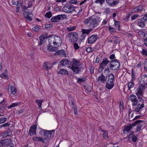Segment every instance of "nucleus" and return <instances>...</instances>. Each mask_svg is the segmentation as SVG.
<instances>
[{
    "mask_svg": "<svg viewBox=\"0 0 147 147\" xmlns=\"http://www.w3.org/2000/svg\"><path fill=\"white\" fill-rule=\"evenodd\" d=\"M32 5V3L30 2L28 3V4L27 7L25 5H23L22 7L24 9L23 11L24 16L26 19L30 21H31L32 20V17L33 15L31 12L30 10L27 9V8L30 7Z\"/></svg>",
    "mask_w": 147,
    "mask_h": 147,
    "instance_id": "nucleus-1",
    "label": "nucleus"
},
{
    "mask_svg": "<svg viewBox=\"0 0 147 147\" xmlns=\"http://www.w3.org/2000/svg\"><path fill=\"white\" fill-rule=\"evenodd\" d=\"M109 67L110 70L113 71L118 70L120 67L121 64L119 61L115 59L110 61Z\"/></svg>",
    "mask_w": 147,
    "mask_h": 147,
    "instance_id": "nucleus-2",
    "label": "nucleus"
},
{
    "mask_svg": "<svg viewBox=\"0 0 147 147\" xmlns=\"http://www.w3.org/2000/svg\"><path fill=\"white\" fill-rule=\"evenodd\" d=\"M108 77H109V80L107 82H106V84L105 87L107 89L110 90L114 86V84L113 82L115 76L113 74L111 73L108 75Z\"/></svg>",
    "mask_w": 147,
    "mask_h": 147,
    "instance_id": "nucleus-3",
    "label": "nucleus"
},
{
    "mask_svg": "<svg viewBox=\"0 0 147 147\" xmlns=\"http://www.w3.org/2000/svg\"><path fill=\"white\" fill-rule=\"evenodd\" d=\"M145 87L144 85H140L137 88V92H136V94L139 101L143 102L144 101V100L142 98L143 97V89Z\"/></svg>",
    "mask_w": 147,
    "mask_h": 147,
    "instance_id": "nucleus-4",
    "label": "nucleus"
},
{
    "mask_svg": "<svg viewBox=\"0 0 147 147\" xmlns=\"http://www.w3.org/2000/svg\"><path fill=\"white\" fill-rule=\"evenodd\" d=\"M68 36L69 37V41L71 42H76L78 39V35L76 32H71L68 33Z\"/></svg>",
    "mask_w": 147,
    "mask_h": 147,
    "instance_id": "nucleus-5",
    "label": "nucleus"
},
{
    "mask_svg": "<svg viewBox=\"0 0 147 147\" xmlns=\"http://www.w3.org/2000/svg\"><path fill=\"white\" fill-rule=\"evenodd\" d=\"M67 17L65 14H61L52 17L51 19V21L53 22H59L60 20H63L66 19Z\"/></svg>",
    "mask_w": 147,
    "mask_h": 147,
    "instance_id": "nucleus-6",
    "label": "nucleus"
},
{
    "mask_svg": "<svg viewBox=\"0 0 147 147\" xmlns=\"http://www.w3.org/2000/svg\"><path fill=\"white\" fill-rule=\"evenodd\" d=\"M63 10L64 12L68 13H71L74 11H77L73 5L68 4H66L64 6L63 8Z\"/></svg>",
    "mask_w": 147,
    "mask_h": 147,
    "instance_id": "nucleus-7",
    "label": "nucleus"
},
{
    "mask_svg": "<svg viewBox=\"0 0 147 147\" xmlns=\"http://www.w3.org/2000/svg\"><path fill=\"white\" fill-rule=\"evenodd\" d=\"M147 20L146 14H145L144 16L141 19H138L137 22V24L140 27L142 28H144L145 27V22Z\"/></svg>",
    "mask_w": 147,
    "mask_h": 147,
    "instance_id": "nucleus-8",
    "label": "nucleus"
},
{
    "mask_svg": "<svg viewBox=\"0 0 147 147\" xmlns=\"http://www.w3.org/2000/svg\"><path fill=\"white\" fill-rule=\"evenodd\" d=\"M109 62V61L107 57H105L102 60L99 67L98 72L100 73L103 70L105 67Z\"/></svg>",
    "mask_w": 147,
    "mask_h": 147,
    "instance_id": "nucleus-9",
    "label": "nucleus"
},
{
    "mask_svg": "<svg viewBox=\"0 0 147 147\" xmlns=\"http://www.w3.org/2000/svg\"><path fill=\"white\" fill-rule=\"evenodd\" d=\"M100 21L99 18L98 17H95L92 18L90 25L92 26L93 28H94L99 25Z\"/></svg>",
    "mask_w": 147,
    "mask_h": 147,
    "instance_id": "nucleus-10",
    "label": "nucleus"
},
{
    "mask_svg": "<svg viewBox=\"0 0 147 147\" xmlns=\"http://www.w3.org/2000/svg\"><path fill=\"white\" fill-rule=\"evenodd\" d=\"M52 35L54 38L53 39L54 41L53 42L54 45H57L58 47L61 46L62 44L61 38L58 36L55 35L54 34H52Z\"/></svg>",
    "mask_w": 147,
    "mask_h": 147,
    "instance_id": "nucleus-11",
    "label": "nucleus"
},
{
    "mask_svg": "<svg viewBox=\"0 0 147 147\" xmlns=\"http://www.w3.org/2000/svg\"><path fill=\"white\" fill-rule=\"evenodd\" d=\"M92 31L90 29H82V34L81 35L82 38L81 39V40H84L88 35L89 34L90 32Z\"/></svg>",
    "mask_w": 147,
    "mask_h": 147,
    "instance_id": "nucleus-12",
    "label": "nucleus"
},
{
    "mask_svg": "<svg viewBox=\"0 0 147 147\" xmlns=\"http://www.w3.org/2000/svg\"><path fill=\"white\" fill-rule=\"evenodd\" d=\"M108 5L110 7H114L119 2V0H106Z\"/></svg>",
    "mask_w": 147,
    "mask_h": 147,
    "instance_id": "nucleus-13",
    "label": "nucleus"
},
{
    "mask_svg": "<svg viewBox=\"0 0 147 147\" xmlns=\"http://www.w3.org/2000/svg\"><path fill=\"white\" fill-rule=\"evenodd\" d=\"M97 38V35H92L88 38V44H92L96 41Z\"/></svg>",
    "mask_w": 147,
    "mask_h": 147,
    "instance_id": "nucleus-14",
    "label": "nucleus"
},
{
    "mask_svg": "<svg viewBox=\"0 0 147 147\" xmlns=\"http://www.w3.org/2000/svg\"><path fill=\"white\" fill-rule=\"evenodd\" d=\"M50 140V137L42 138L37 137V141H41L43 143L47 144L48 145L49 144Z\"/></svg>",
    "mask_w": 147,
    "mask_h": 147,
    "instance_id": "nucleus-15",
    "label": "nucleus"
},
{
    "mask_svg": "<svg viewBox=\"0 0 147 147\" xmlns=\"http://www.w3.org/2000/svg\"><path fill=\"white\" fill-rule=\"evenodd\" d=\"M61 63V65L63 66H69L71 65V63L69 59H67L65 58H64L62 59L60 62Z\"/></svg>",
    "mask_w": 147,
    "mask_h": 147,
    "instance_id": "nucleus-16",
    "label": "nucleus"
},
{
    "mask_svg": "<svg viewBox=\"0 0 147 147\" xmlns=\"http://www.w3.org/2000/svg\"><path fill=\"white\" fill-rule=\"evenodd\" d=\"M140 83L141 84L140 85H144L145 86L147 85V76L144 75L142 76L140 79Z\"/></svg>",
    "mask_w": 147,
    "mask_h": 147,
    "instance_id": "nucleus-17",
    "label": "nucleus"
},
{
    "mask_svg": "<svg viewBox=\"0 0 147 147\" xmlns=\"http://www.w3.org/2000/svg\"><path fill=\"white\" fill-rule=\"evenodd\" d=\"M129 97L131 98L130 100L132 102V105H136L138 102V99L136 96L133 94H132Z\"/></svg>",
    "mask_w": 147,
    "mask_h": 147,
    "instance_id": "nucleus-18",
    "label": "nucleus"
},
{
    "mask_svg": "<svg viewBox=\"0 0 147 147\" xmlns=\"http://www.w3.org/2000/svg\"><path fill=\"white\" fill-rule=\"evenodd\" d=\"M137 121H138L137 122V126L136 127V132H138L141 129L142 126L145 124L144 121L141 120H138Z\"/></svg>",
    "mask_w": 147,
    "mask_h": 147,
    "instance_id": "nucleus-19",
    "label": "nucleus"
},
{
    "mask_svg": "<svg viewBox=\"0 0 147 147\" xmlns=\"http://www.w3.org/2000/svg\"><path fill=\"white\" fill-rule=\"evenodd\" d=\"M36 124H34L31 126L29 130V133L30 136L36 135Z\"/></svg>",
    "mask_w": 147,
    "mask_h": 147,
    "instance_id": "nucleus-20",
    "label": "nucleus"
},
{
    "mask_svg": "<svg viewBox=\"0 0 147 147\" xmlns=\"http://www.w3.org/2000/svg\"><path fill=\"white\" fill-rule=\"evenodd\" d=\"M55 55H57L63 57H66V54L64 50L57 51L55 53Z\"/></svg>",
    "mask_w": 147,
    "mask_h": 147,
    "instance_id": "nucleus-21",
    "label": "nucleus"
},
{
    "mask_svg": "<svg viewBox=\"0 0 147 147\" xmlns=\"http://www.w3.org/2000/svg\"><path fill=\"white\" fill-rule=\"evenodd\" d=\"M11 142V140L9 139L1 140L0 141V147L1 146H3L7 145L8 146Z\"/></svg>",
    "mask_w": 147,
    "mask_h": 147,
    "instance_id": "nucleus-22",
    "label": "nucleus"
},
{
    "mask_svg": "<svg viewBox=\"0 0 147 147\" xmlns=\"http://www.w3.org/2000/svg\"><path fill=\"white\" fill-rule=\"evenodd\" d=\"M144 107V104L143 102L141 105L139 104L137 105V107L133 111L137 113H139L140 110Z\"/></svg>",
    "mask_w": 147,
    "mask_h": 147,
    "instance_id": "nucleus-23",
    "label": "nucleus"
},
{
    "mask_svg": "<svg viewBox=\"0 0 147 147\" xmlns=\"http://www.w3.org/2000/svg\"><path fill=\"white\" fill-rule=\"evenodd\" d=\"M47 39V38L45 36H44L43 34L41 35L39 37L40 41L39 45L40 46L44 43L45 41V40Z\"/></svg>",
    "mask_w": 147,
    "mask_h": 147,
    "instance_id": "nucleus-24",
    "label": "nucleus"
},
{
    "mask_svg": "<svg viewBox=\"0 0 147 147\" xmlns=\"http://www.w3.org/2000/svg\"><path fill=\"white\" fill-rule=\"evenodd\" d=\"M71 68L73 71L74 74H78L81 69V68L79 67H74V66H71Z\"/></svg>",
    "mask_w": 147,
    "mask_h": 147,
    "instance_id": "nucleus-25",
    "label": "nucleus"
},
{
    "mask_svg": "<svg viewBox=\"0 0 147 147\" xmlns=\"http://www.w3.org/2000/svg\"><path fill=\"white\" fill-rule=\"evenodd\" d=\"M81 65V64L79 60H76L75 59H73L72 64L71 66L79 67Z\"/></svg>",
    "mask_w": 147,
    "mask_h": 147,
    "instance_id": "nucleus-26",
    "label": "nucleus"
},
{
    "mask_svg": "<svg viewBox=\"0 0 147 147\" xmlns=\"http://www.w3.org/2000/svg\"><path fill=\"white\" fill-rule=\"evenodd\" d=\"M106 81L105 77V76L102 73L101 75L99 76L97 80V81L100 83H104L105 81Z\"/></svg>",
    "mask_w": 147,
    "mask_h": 147,
    "instance_id": "nucleus-27",
    "label": "nucleus"
},
{
    "mask_svg": "<svg viewBox=\"0 0 147 147\" xmlns=\"http://www.w3.org/2000/svg\"><path fill=\"white\" fill-rule=\"evenodd\" d=\"M57 46L53 47L51 45H48L47 48L51 52H55L57 50Z\"/></svg>",
    "mask_w": 147,
    "mask_h": 147,
    "instance_id": "nucleus-28",
    "label": "nucleus"
},
{
    "mask_svg": "<svg viewBox=\"0 0 147 147\" xmlns=\"http://www.w3.org/2000/svg\"><path fill=\"white\" fill-rule=\"evenodd\" d=\"M9 87L10 88L11 93L12 94H15L17 92V90L16 87L11 85L9 86Z\"/></svg>",
    "mask_w": 147,
    "mask_h": 147,
    "instance_id": "nucleus-29",
    "label": "nucleus"
},
{
    "mask_svg": "<svg viewBox=\"0 0 147 147\" xmlns=\"http://www.w3.org/2000/svg\"><path fill=\"white\" fill-rule=\"evenodd\" d=\"M43 100L42 99L40 100H37V105H38L39 109L42 112H44L43 111V110H42L41 108V105L43 102Z\"/></svg>",
    "mask_w": 147,
    "mask_h": 147,
    "instance_id": "nucleus-30",
    "label": "nucleus"
},
{
    "mask_svg": "<svg viewBox=\"0 0 147 147\" xmlns=\"http://www.w3.org/2000/svg\"><path fill=\"white\" fill-rule=\"evenodd\" d=\"M78 79L76 82V83L79 84H80L82 82L85 81L86 80V77H84L83 78H77Z\"/></svg>",
    "mask_w": 147,
    "mask_h": 147,
    "instance_id": "nucleus-31",
    "label": "nucleus"
},
{
    "mask_svg": "<svg viewBox=\"0 0 147 147\" xmlns=\"http://www.w3.org/2000/svg\"><path fill=\"white\" fill-rule=\"evenodd\" d=\"M115 28L118 29V31L120 30L119 27L120 26V22L119 21H117L115 20Z\"/></svg>",
    "mask_w": 147,
    "mask_h": 147,
    "instance_id": "nucleus-32",
    "label": "nucleus"
},
{
    "mask_svg": "<svg viewBox=\"0 0 147 147\" xmlns=\"http://www.w3.org/2000/svg\"><path fill=\"white\" fill-rule=\"evenodd\" d=\"M12 4L13 5H16L17 7V9L18 10H19L20 7H19V6L20 5V4H21V3H20V1L18 2L17 1H16L14 2L13 1H12Z\"/></svg>",
    "mask_w": 147,
    "mask_h": 147,
    "instance_id": "nucleus-33",
    "label": "nucleus"
},
{
    "mask_svg": "<svg viewBox=\"0 0 147 147\" xmlns=\"http://www.w3.org/2000/svg\"><path fill=\"white\" fill-rule=\"evenodd\" d=\"M49 64L48 63H45L43 65V67L45 69L48 70L50 69L52 67V66H49Z\"/></svg>",
    "mask_w": 147,
    "mask_h": 147,
    "instance_id": "nucleus-34",
    "label": "nucleus"
},
{
    "mask_svg": "<svg viewBox=\"0 0 147 147\" xmlns=\"http://www.w3.org/2000/svg\"><path fill=\"white\" fill-rule=\"evenodd\" d=\"M58 73L61 74H65L66 75H67L68 74V72L67 71L66 69H61L59 71V72H58Z\"/></svg>",
    "mask_w": 147,
    "mask_h": 147,
    "instance_id": "nucleus-35",
    "label": "nucleus"
},
{
    "mask_svg": "<svg viewBox=\"0 0 147 147\" xmlns=\"http://www.w3.org/2000/svg\"><path fill=\"white\" fill-rule=\"evenodd\" d=\"M134 83L133 81H132L131 80V82H129L128 84V90H130L131 88L134 87Z\"/></svg>",
    "mask_w": 147,
    "mask_h": 147,
    "instance_id": "nucleus-36",
    "label": "nucleus"
},
{
    "mask_svg": "<svg viewBox=\"0 0 147 147\" xmlns=\"http://www.w3.org/2000/svg\"><path fill=\"white\" fill-rule=\"evenodd\" d=\"M53 39L54 38L53 37H52V35L49 37V45H52V44L54 45L53 42H54V41Z\"/></svg>",
    "mask_w": 147,
    "mask_h": 147,
    "instance_id": "nucleus-37",
    "label": "nucleus"
},
{
    "mask_svg": "<svg viewBox=\"0 0 147 147\" xmlns=\"http://www.w3.org/2000/svg\"><path fill=\"white\" fill-rule=\"evenodd\" d=\"M19 105L18 102H15L12 103L10 105L7 107L8 109H10L12 107H14L18 106Z\"/></svg>",
    "mask_w": 147,
    "mask_h": 147,
    "instance_id": "nucleus-38",
    "label": "nucleus"
},
{
    "mask_svg": "<svg viewBox=\"0 0 147 147\" xmlns=\"http://www.w3.org/2000/svg\"><path fill=\"white\" fill-rule=\"evenodd\" d=\"M69 102L70 104L71 103V105L72 106H75V104H74V101L72 97H69Z\"/></svg>",
    "mask_w": 147,
    "mask_h": 147,
    "instance_id": "nucleus-39",
    "label": "nucleus"
},
{
    "mask_svg": "<svg viewBox=\"0 0 147 147\" xmlns=\"http://www.w3.org/2000/svg\"><path fill=\"white\" fill-rule=\"evenodd\" d=\"M50 132H51V131H49L45 130L43 134L44 136L45 137V138H46V137H50V139L51 138L50 136H49V134H50Z\"/></svg>",
    "mask_w": 147,
    "mask_h": 147,
    "instance_id": "nucleus-40",
    "label": "nucleus"
},
{
    "mask_svg": "<svg viewBox=\"0 0 147 147\" xmlns=\"http://www.w3.org/2000/svg\"><path fill=\"white\" fill-rule=\"evenodd\" d=\"M92 17H90L87 18L85 19L84 21V23L86 24H87L88 23L90 22L92 20Z\"/></svg>",
    "mask_w": 147,
    "mask_h": 147,
    "instance_id": "nucleus-41",
    "label": "nucleus"
},
{
    "mask_svg": "<svg viewBox=\"0 0 147 147\" xmlns=\"http://www.w3.org/2000/svg\"><path fill=\"white\" fill-rule=\"evenodd\" d=\"M5 111V108L4 107H0V116L4 115V112Z\"/></svg>",
    "mask_w": 147,
    "mask_h": 147,
    "instance_id": "nucleus-42",
    "label": "nucleus"
},
{
    "mask_svg": "<svg viewBox=\"0 0 147 147\" xmlns=\"http://www.w3.org/2000/svg\"><path fill=\"white\" fill-rule=\"evenodd\" d=\"M136 8L138 9V11H142L144 10V7L142 5H140L138 6H136Z\"/></svg>",
    "mask_w": 147,
    "mask_h": 147,
    "instance_id": "nucleus-43",
    "label": "nucleus"
},
{
    "mask_svg": "<svg viewBox=\"0 0 147 147\" xmlns=\"http://www.w3.org/2000/svg\"><path fill=\"white\" fill-rule=\"evenodd\" d=\"M0 77L2 78L6 79H8V77L7 74L3 73L0 74Z\"/></svg>",
    "mask_w": 147,
    "mask_h": 147,
    "instance_id": "nucleus-44",
    "label": "nucleus"
},
{
    "mask_svg": "<svg viewBox=\"0 0 147 147\" xmlns=\"http://www.w3.org/2000/svg\"><path fill=\"white\" fill-rule=\"evenodd\" d=\"M102 136L105 139H108V132L107 130L103 132V134H102Z\"/></svg>",
    "mask_w": 147,
    "mask_h": 147,
    "instance_id": "nucleus-45",
    "label": "nucleus"
},
{
    "mask_svg": "<svg viewBox=\"0 0 147 147\" xmlns=\"http://www.w3.org/2000/svg\"><path fill=\"white\" fill-rule=\"evenodd\" d=\"M132 129L131 127L129 125V126L125 127L124 128L123 131H127V132L129 131L130 130Z\"/></svg>",
    "mask_w": 147,
    "mask_h": 147,
    "instance_id": "nucleus-46",
    "label": "nucleus"
},
{
    "mask_svg": "<svg viewBox=\"0 0 147 147\" xmlns=\"http://www.w3.org/2000/svg\"><path fill=\"white\" fill-rule=\"evenodd\" d=\"M109 30L110 33L111 34L112 33L115 32L116 30L114 28L111 27L110 26L108 28Z\"/></svg>",
    "mask_w": 147,
    "mask_h": 147,
    "instance_id": "nucleus-47",
    "label": "nucleus"
},
{
    "mask_svg": "<svg viewBox=\"0 0 147 147\" xmlns=\"http://www.w3.org/2000/svg\"><path fill=\"white\" fill-rule=\"evenodd\" d=\"M38 130L39 134L40 135H42V134H44L45 130H44L41 128H39L38 129Z\"/></svg>",
    "mask_w": 147,
    "mask_h": 147,
    "instance_id": "nucleus-48",
    "label": "nucleus"
},
{
    "mask_svg": "<svg viewBox=\"0 0 147 147\" xmlns=\"http://www.w3.org/2000/svg\"><path fill=\"white\" fill-rule=\"evenodd\" d=\"M7 118L4 117H0V123H4L6 120Z\"/></svg>",
    "mask_w": 147,
    "mask_h": 147,
    "instance_id": "nucleus-49",
    "label": "nucleus"
},
{
    "mask_svg": "<svg viewBox=\"0 0 147 147\" xmlns=\"http://www.w3.org/2000/svg\"><path fill=\"white\" fill-rule=\"evenodd\" d=\"M76 27L75 26H72L70 27H67V29L68 31H71L75 29Z\"/></svg>",
    "mask_w": 147,
    "mask_h": 147,
    "instance_id": "nucleus-50",
    "label": "nucleus"
},
{
    "mask_svg": "<svg viewBox=\"0 0 147 147\" xmlns=\"http://www.w3.org/2000/svg\"><path fill=\"white\" fill-rule=\"evenodd\" d=\"M73 109L74 110V113L75 115H77L78 114L77 113V109L76 106L75 105V106H72Z\"/></svg>",
    "mask_w": 147,
    "mask_h": 147,
    "instance_id": "nucleus-51",
    "label": "nucleus"
},
{
    "mask_svg": "<svg viewBox=\"0 0 147 147\" xmlns=\"http://www.w3.org/2000/svg\"><path fill=\"white\" fill-rule=\"evenodd\" d=\"M138 35L139 36L142 37L143 36L144 37L146 36V34L143 32L140 31L138 33Z\"/></svg>",
    "mask_w": 147,
    "mask_h": 147,
    "instance_id": "nucleus-52",
    "label": "nucleus"
},
{
    "mask_svg": "<svg viewBox=\"0 0 147 147\" xmlns=\"http://www.w3.org/2000/svg\"><path fill=\"white\" fill-rule=\"evenodd\" d=\"M52 16V14L51 12H47L46 13L45 16L49 18H50Z\"/></svg>",
    "mask_w": 147,
    "mask_h": 147,
    "instance_id": "nucleus-53",
    "label": "nucleus"
},
{
    "mask_svg": "<svg viewBox=\"0 0 147 147\" xmlns=\"http://www.w3.org/2000/svg\"><path fill=\"white\" fill-rule=\"evenodd\" d=\"M105 0H96L95 2L96 3H99L100 5L102 4L105 2Z\"/></svg>",
    "mask_w": 147,
    "mask_h": 147,
    "instance_id": "nucleus-54",
    "label": "nucleus"
},
{
    "mask_svg": "<svg viewBox=\"0 0 147 147\" xmlns=\"http://www.w3.org/2000/svg\"><path fill=\"white\" fill-rule=\"evenodd\" d=\"M53 25L51 24H47L45 25V28L46 29H50L51 28Z\"/></svg>",
    "mask_w": 147,
    "mask_h": 147,
    "instance_id": "nucleus-55",
    "label": "nucleus"
},
{
    "mask_svg": "<svg viewBox=\"0 0 147 147\" xmlns=\"http://www.w3.org/2000/svg\"><path fill=\"white\" fill-rule=\"evenodd\" d=\"M69 3L71 4H76L78 3L77 0H71L69 1Z\"/></svg>",
    "mask_w": 147,
    "mask_h": 147,
    "instance_id": "nucleus-56",
    "label": "nucleus"
},
{
    "mask_svg": "<svg viewBox=\"0 0 147 147\" xmlns=\"http://www.w3.org/2000/svg\"><path fill=\"white\" fill-rule=\"evenodd\" d=\"M74 48L76 50L80 48L79 46H78V44L76 43H74Z\"/></svg>",
    "mask_w": 147,
    "mask_h": 147,
    "instance_id": "nucleus-57",
    "label": "nucleus"
},
{
    "mask_svg": "<svg viewBox=\"0 0 147 147\" xmlns=\"http://www.w3.org/2000/svg\"><path fill=\"white\" fill-rule=\"evenodd\" d=\"M142 53L143 55L147 57V51L146 50L143 49Z\"/></svg>",
    "mask_w": 147,
    "mask_h": 147,
    "instance_id": "nucleus-58",
    "label": "nucleus"
},
{
    "mask_svg": "<svg viewBox=\"0 0 147 147\" xmlns=\"http://www.w3.org/2000/svg\"><path fill=\"white\" fill-rule=\"evenodd\" d=\"M138 121L137 120L129 125L131 127V128H132L133 127L135 126L137 124V122Z\"/></svg>",
    "mask_w": 147,
    "mask_h": 147,
    "instance_id": "nucleus-59",
    "label": "nucleus"
},
{
    "mask_svg": "<svg viewBox=\"0 0 147 147\" xmlns=\"http://www.w3.org/2000/svg\"><path fill=\"white\" fill-rule=\"evenodd\" d=\"M10 124L9 123H4L2 125H0V127L1 128L2 127H7V126H9L10 125Z\"/></svg>",
    "mask_w": 147,
    "mask_h": 147,
    "instance_id": "nucleus-60",
    "label": "nucleus"
},
{
    "mask_svg": "<svg viewBox=\"0 0 147 147\" xmlns=\"http://www.w3.org/2000/svg\"><path fill=\"white\" fill-rule=\"evenodd\" d=\"M86 51L88 53H90L93 51L91 47H88L87 48Z\"/></svg>",
    "mask_w": 147,
    "mask_h": 147,
    "instance_id": "nucleus-61",
    "label": "nucleus"
},
{
    "mask_svg": "<svg viewBox=\"0 0 147 147\" xmlns=\"http://www.w3.org/2000/svg\"><path fill=\"white\" fill-rule=\"evenodd\" d=\"M132 140L134 142H136L138 140V138L135 135H134L132 138Z\"/></svg>",
    "mask_w": 147,
    "mask_h": 147,
    "instance_id": "nucleus-62",
    "label": "nucleus"
},
{
    "mask_svg": "<svg viewBox=\"0 0 147 147\" xmlns=\"http://www.w3.org/2000/svg\"><path fill=\"white\" fill-rule=\"evenodd\" d=\"M110 72L109 69L108 67L107 68H105L104 71V73H105L108 74Z\"/></svg>",
    "mask_w": 147,
    "mask_h": 147,
    "instance_id": "nucleus-63",
    "label": "nucleus"
},
{
    "mask_svg": "<svg viewBox=\"0 0 147 147\" xmlns=\"http://www.w3.org/2000/svg\"><path fill=\"white\" fill-rule=\"evenodd\" d=\"M115 55L114 54H112L109 57V58L112 60H114L115 59Z\"/></svg>",
    "mask_w": 147,
    "mask_h": 147,
    "instance_id": "nucleus-64",
    "label": "nucleus"
}]
</instances>
